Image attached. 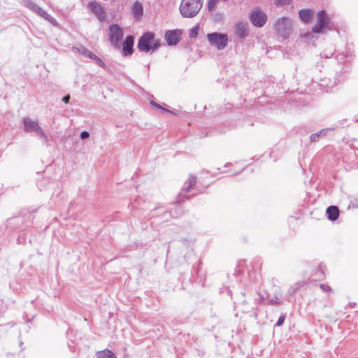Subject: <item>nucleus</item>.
Masks as SVG:
<instances>
[{"mask_svg": "<svg viewBox=\"0 0 358 358\" xmlns=\"http://www.w3.org/2000/svg\"><path fill=\"white\" fill-rule=\"evenodd\" d=\"M89 136H90V134L88 131H82L80 134V138L82 139H85V138H88Z\"/></svg>", "mask_w": 358, "mask_h": 358, "instance_id": "a878e982", "label": "nucleus"}, {"mask_svg": "<svg viewBox=\"0 0 358 358\" xmlns=\"http://www.w3.org/2000/svg\"><path fill=\"white\" fill-rule=\"evenodd\" d=\"M159 45V41L155 39V34L152 32L144 34L138 42V48L140 51L145 52H148L150 50H157Z\"/></svg>", "mask_w": 358, "mask_h": 358, "instance_id": "7ed1b4c3", "label": "nucleus"}, {"mask_svg": "<svg viewBox=\"0 0 358 358\" xmlns=\"http://www.w3.org/2000/svg\"><path fill=\"white\" fill-rule=\"evenodd\" d=\"M196 179L195 176H190L188 181L185 183V185H187V187H185L186 192H189L191 189L196 185Z\"/></svg>", "mask_w": 358, "mask_h": 358, "instance_id": "a211bd4d", "label": "nucleus"}, {"mask_svg": "<svg viewBox=\"0 0 358 358\" xmlns=\"http://www.w3.org/2000/svg\"><path fill=\"white\" fill-rule=\"evenodd\" d=\"M219 0H208V9L210 11H212L215 9L216 5L218 3Z\"/></svg>", "mask_w": 358, "mask_h": 358, "instance_id": "412c9836", "label": "nucleus"}, {"mask_svg": "<svg viewBox=\"0 0 358 358\" xmlns=\"http://www.w3.org/2000/svg\"><path fill=\"white\" fill-rule=\"evenodd\" d=\"M151 103H152L153 106H155V107H157V108H160V109H162V110H165V109H164L162 106H161L160 105H159L158 103H155V102H153V101H152V102H151Z\"/></svg>", "mask_w": 358, "mask_h": 358, "instance_id": "7c9ffc66", "label": "nucleus"}, {"mask_svg": "<svg viewBox=\"0 0 358 358\" xmlns=\"http://www.w3.org/2000/svg\"><path fill=\"white\" fill-rule=\"evenodd\" d=\"M26 6L30 8L31 10H32L34 12L36 10V8L38 6L36 4H34V3L31 2V1H27L26 2Z\"/></svg>", "mask_w": 358, "mask_h": 358, "instance_id": "4be33fe9", "label": "nucleus"}, {"mask_svg": "<svg viewBox=\"0 0 358 358\" xmlns=\"http://www.w3.org/2000/svg\"><path fill=\"white\" fill-rule=\"evenodd\" d=\"M197 34H198V28L194 27L191 30V31L189 33V36L191 38H194V37L196 36Z\"/></svg>", "mask_w": 358, "mask_h": 358, "instance_id": "b1692460", "label": "nucleus"}, {"mask_svg": "<svg viewBox=\"0 0 358 358\" xmlns=\"http://www.w3.org/2000/svg\"><path fill=\"white\" fill-rule=\"evenodd\" d=\"M202 5V0H182L180 5V14L185 17L192 18L197 15Z\"/></svg>", "mask_w": 358, "mask_h": 358, "instance_id": "f257e3e1", "label": "nucleus"}, {"mask_svg": "<svg viewBox=\"0 0 358 358\" xmlns=\"http://www.w3.org/2000/svg\"><path fill=\"white\" fill-rule=\"evenodd\" d=\"M329 22V18L324 10L319 11L317 14V22L313 27L314 33H322L326 26Z\"/></svg>", "mask_w": 358, "mask_h": 358, "instance_id": "0eeeda50", "label": "nucleus"}, {"mask_svg": "<svg viewBox=\"0 0 358 358\" xmlns=\"http://www.w3.org/2000/svg\"><path fill=\"white\" fill-rule=\"evenodd\" d=\"M277 3L280 5L282 4H288L290 1V0H276Z\"/></svg>", "mask_w": 358, "mask_h": 358, "instance_id": "bb28decb", "label": "nucleus"}, {"mask_svg": "<svg viewBox=\"0 0 358 358\" xmlns=\"http://www.w3.org/2000/svg\"><path fill=\"white\" fill-rule=\"evenodd\" d=\"M295 291H296V289H293V290H292V293H294V292H295Z\"/></svg>", "mask_w": 358, "mask_h": 358, "instance_id": "2f4dec72", "label": "nucleus"}, {"mask_svg": "<svg viewBox=\"0 0 358 358\" xmlns=\"http://www.w3.org/2000/svg\"><path fill=\"white\" fill-rule=\"evenodd\" d=\"M109 37L111 43L115 48H120V43L122 40L123 31L117 24H112L109 27Z\"/></svg>", "mask_w": 358, "mask_h": 358, "instance_id": "423d86ee", "label": "nucleus"}, {"mask_svg": "<svg viewBox=\"0 0 358 358\" xmlns=\"http://www.w3.org/2000/svg\"><path fill=\"white\" fill-rule=\"evenodd\" d=\"M320 288L325 292L331 291V287L327 285H320Z\"/></svg>", "mask_w": 358, "mask_h": 358, "instance_id": "393cba45", "label": "nucleus"}, {"mask_svg": "<svg viewBox=\"0 0 358 358\" xmlns=\"http://www.w3.org/2000/svg\"><path fill=\"white\" fill-rule=\"evenodd\" d=\"M207 38L210 44L213 46H215L218 50L224 49L228 41V38L226 34L220 33H211L207 35Z\"/></svg>", "mask_w": 358, "mask_h": 358, "instance_id": "39448f33", "label": "nucleus"}, {"mask_svg": "<svg viewBox=\"0 0 358 358\" xmlns=\"http://www.w3.org/2000/svg\"><path fill=\"white\" fill-rule=\"evenodd\" d=\"M134 38L132 36H127L123 42V52L125 55H131L133 52Z\"/></svg>", "mask_w": 358, "mask_h": 358, "instance_id": "9b49d317", "label": "nucleus"}, {"mask_svg": "<svg viewBox=\"0 0 358 358\" xmlns=\"http://www.w3.org/2000/svg\"><path fill=\"white\" fill-rule=\"evenodd\" d=\"M271 303H275V304H280L281 301L277 297H275V299L271 300Z\"/></svg>", "mask_w": 358, "mask_h": 358, "instance_id": "cd10ccee", "label": "nucleus"}, {"mask_svg": "<svg viewBox=\"0 0 358 358\" xmlns=\"http://www.w3.org/2000/svg\"><path fill=\"white\" fill-rule=\"evenodd\" d=\"M274 29L278 36L286 39L292 32L293 24L292 20L286 17L278 19L274 23Z\"/></svg>", "mask_w": 358, "mask_h": 358, "instance_id": "f03ea898", "label": "nucleus"}, {"mask_svg": "<svg viewBox=\"0 0 358 358\" xmlns=\"http://www.w3.org/2000/svg\"><path fill=\"white\" fill-rule=\"evenodd\" d=\"M267 20L266 15L260 10H255L250 14V21L256 27H263Z\"/></svg>", "mask_w": 358, "mask_h": 358, "instance_id": "6e6552de", "label": "nucleus"}, {"mask_svg": "<svg viewBox=\"0 0 358 358\" xmlns=\"http://www.w3.org/2000/svg\"><path fill=\"white\" fill-rule=\"evenodd\" d=\"M313 15V11L310 9H303L299 11L300 19L305 23H308L311 21Z\"/></svg>", "mask_w": 358, "mask_h": 358, "instance_id": "ddd939ff", "label": "nucleus"}, {"mask_svg": "<svg viewBox=\"0 0 358 358\" xmlns=\"http://www.w3.org/2000/svg\"><path fill=\"white\" fill-rule=\"evenodd\" d=\"M34 12L38 13L39 15H41L48 21L50 22L51 23L54 24H56L54 18H52L46 11L43 10L41 7L38 6Z\"/></svg>", "mask_w": 358, "mask_h": 358, "instance_id": "dca6fc26", "label": "nucleus"}, {"mask_svg": "<svg viewBox=\"0 0 358 358\" xmlns=\"http://www.w3.org/2000/svg\"><path fill=\"white\" fill-rule=\"evenodd\" d=\"M132 10L136 16H140L143 14V6L139 2H135Z\"/></svg>", "mask_w": 358, "mask_h": 358, "instance_id": "6ab92c4d", "label": "nucleus"}, {"mask_svg": "<svg viewBox=\"0 0 358 358\" xmlns=\"http://www.w3.org/2000/svg\"><path fill=\"white\" fill-rule=\"evenodd\" d=\"M88 8L94 15H96L99 20H103L105 19V11L99 3L96 1H92L89 3Z\"/></svg>", "mask_w": 358, "mask_h": 358, "instance_id": "1a4fd4ad", "label": "nucleus"}, {"mask_svg": "<svg viewBox=\"0 0 358 358\" xmlns=\"http://www.w3.org/2000/svg\"><path fill=\"white\" fill-rule=\"evenodd\" d=\"M69 99H70V96L69 95H67V96H65L63 99H62V101L65 103H68L69 101Z\"/></svg>", "mask_w": 358, "mask_h": 358, "instance_id": "c85d7f7f", "label": "nucleus"}, {"mask_svg": "<svg viewBox=\"0 0 358 358\" xmlns=\"http://www.w3.org/2000/svg\"><path fill=\"white\" fill-rule=\"evenodd\" d=\"M180 31L179 30L167 31L164 37L169 45H176L180 41Z\"/></svg>", "mask_w": 358, "mask_h": 358, "instance_id": "9d476101", "label": "nucleus"}, {"mask_svg": "<svg viewBox=\"0 0 358 358\" xmlns=\"http://www.w3.org/2000/svg\"><path fill=\"white\" fill-rule=\"evenodd\" d=\"M78 50L79 52H80L82 55H85V57H89L92 59H94V60H97L98 62H99V63H102V61L99 57H97L91 51L85 49V48L80 47V48H78Z\"/></svg>", "mask_w": 358, "mask_h": 358, "instance_id": "2eb2a0df", "label": "nucleus"}, {"mask_svg": "<svg viewBox=\"0 0 358 358\" xmlns=\"http://www.w3.org/2000/svg\"><path fill=\"white\" fill-rule=\"evenodd\" d=\"M326 213L330 220H336L339 215V210L336 206H331L327 208Z\"/></svg>", "mask_w": 358, "mask_h": 358, "instance_id": "4468645a", "label": "nucleus"}, {"mask_svg": "<svg viewBox=\"0 0 358 358\" xmlns=\"http://www.w3.org/2000/svg\"><path fill=\"white\" fill-rule=\"evenodd\" d=\"M285 318V315H280V317L278 318V320L276 322V325L281 326L284 323Z\"/></svg>", "mask_w": 358, "mask_h": 358, "instance_id": "5701e85b", "label": "nucleus"}, {"mask_svg": "<svg viewBox=\"0 0 358 358\" xmlns=\"http://www.w3.org/2000/svg\"><path fill=\"white\" fill-rule=\"evenodd\" d=\"M236 34L240 38H245L248 34V23L247 22H238L236 24Z\"/></svg>", "mask_w": 358, "mask_h": 358, "instance_id": "f8f14e48", "label": "nucleus"}, {"mask_svg": "<svg viewBox=\"0 0 358 358\" xmlns=\"http://www.w3.org/2000/svg\"><path fill=\"white\" fill-rule=\"evenodd\" d=\"M151 103H152L153 106H155V107H157V108H160V109H162V110H165V109H164L162 106H161L160 105H159L158 103H155V102H153V101H152V102H151Z\"/></svg>", "mask_w": 358, "mask_h": 358, "instance_id": "c756f323", "label": "nucleus"}, {"mask_svg": "<svg viewBox=\"0 0 358 358\" xmlns=\"http://www.w3.org/2000/svg\"><path fill=\"white\" fill-rule=\"evenodd\" d=\"M327 132V129H322L320 131L315 133L310 136V141L312 142L317 141L320 136H324L326 135Z\"/></svg>", "mask_w": 358, "mask_h": 358, "instance_id": "aec40b11", "label": "nucleus"}, {"mask_svg": "<svg viewBox=\"0 0 358 358\" xmlns=\"http://www.w3.org/2000/svg\"><path fill=\"white\" fill-rule=\"evenodd\" d=\"M23 124H24V131L26 132H35L39 136H41V138L45 139L46 141H48V136L43 131V130L41 128L39 123L37 120H34L29 117H24L23 119Z\"/></svg>", "mask_w": 358, "mask_h": 358, "instance_id": "20e7f679", "label": "nucleus"}, {"mask_svg": "<svg viewBox=\"0 0 358 358\" xmlns=\"http://www.w3.org/2000/svg\"><path fill=\"white\" fill-rule=\"evenodd\" d=\"M96 356V358H117L115 354L108 349L97 352Z\"/></svg>", "mask_w": 358, "mask_h": 358, "instance_id": "f3484780", "label": "nucleus"}]
</instances>
